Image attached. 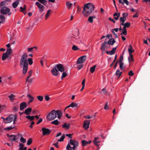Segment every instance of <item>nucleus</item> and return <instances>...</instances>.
I'll return each instance as SVG.
<instances>
[{
	"label": "nucleus",
	"mask_w": 150,
	"mask_h": 150,
	"mask_svg": "<svg viewBox=\"0 0 150 150\" xmlns=\"http://www.w3.org/2000/svg\"><path fill=\"white\" fill-rule=\"evenodd\" d=\"M116 42L115 40L113 38L110 39L108 42V44L109 45H113Z\"/></svg>",
	"instance_id": "aec40b11"
},
{
	"label": "nucleus",
	"mask_w": 150,
	"mask_h": 150,
	"mask_svg": "<svg viewBox=\"0 0 150 150\" xmlns=\"http://www.w3.org/2000/svg\"><path fill=\"white\" fill-rule=\"evenodd\" d=\"M14 117V115H10L6 118V120H5L4 123H8L11 122L13 120Z\"/></svg>",
	"instance_id": "0eeeda50"
},
{
	"label": "nucleus",
	"mask_w": 150,
	"mask_h": 150,
	"mask_svg": "<svg viewBox=\"0 0 150 150\" xmlns=\"http://www.w3.org/2000/svg\"><path fill=\"white\" fill-rule=\"evenodd\" d=\"M131 25V23L129 22H127L125 23V26L126 28H128Z\"/></svg>",
	"instance_id": "3c124183"
},
{
	"label": "nucleus",
	"mask_w": 150,
	"mask_h": 150,
	"mask_svg": "<svg viewBox=\"0 0 150 150\" xmlns=\"http://www.w3.org/2000/svg\"><path fill=\"white\" fill-rule=\"evenodd\" d=\"M27 97L29 98V101L28 103L32 102L34 100V98L30 94H28L27 95Z\"/></svg>",
	"instance_id": "412c9836"
},
{
	"label": "nucleus",
	"mask_w": 150,
	"mask_h": 150,
	"mask_svg": "<svg viewBox=\"0 0 150 150\" xmlns=\"http://www.w3.org/2000/svg\"><path fill=\"white\" fill-rule=\"evenodd\" d=\"M72 49L74 51L77 50L79 49V47L75 45H73V46Z\"/></svg>",
	"instance_id": "a19ab883"
},
{
	"label": "nucleus",
	"mask_w": 150,
	"mask_h": 150,
	"mask_svg": "<svg viewBox=\"0 0 150 150\" xmlns=\"http://www.w3.org/2000/svg\"><path fill=\"white\" fill-rule=\"evenodd\" d=\"M70 106L72 108H74V107H77L78 105L77 103H76L74 102H72L71 104H70Z\"/></svg>",
	"instance_id": "ea45409f"
},
{
	"label": "nucleus",
	"mask_w": 150,
	"mask_h": 150,
	"mask_svg": "<svg viewBox=\"0 0 150 150\" xmlns=\"http://www.w3.org/2000/svg\"><path fill=\"white\" fill-rule=\"evenodd\" d=\"M39 2L44 5H46L47 4V1L45 0H40Z\"/></svg>",
	"instance_id": "58836bf2"
},
{
	"label": "nucleus",
	"mask_w": 150,
	"mask_h": 150,
	"mask_svg": "<svg viewBox=\"0 0 150 150\" xmlns=\"http://www.w3.org/2000/svg\"><path fill=\"white\" fill-rule=\"evenodd\" d=\"M10 11V9L6 7H1L0 9V12L3 14L6 15Z\"/></svg>",
	"instance_id": "39448f33"
},
{
	"label": "nucleus",
	"mask_w": 150,
	"mask_h": 150,
	"mask_svg": "<svg viewBox=\"0 0 150 150\" xmlns=\"http://www.w3.org/2000/svg\"><path fill=\"white\" fill-rule=\"evenodd\" d=\"M51 124H54L55 125H58L60 122L58 121L57 120H56L51 122Z\"/></svg>",
	"instance_id": "2f4dec72"
},
{
	"label": "nucleus",
	"mask_w": 150,
	"mask_h": 150,
	"mask_svg": "<svg viewBox=\"0 0 150 150\" xmlns=\"http://www.w3.org/2000/svg\"><path fill=\"white\" fill-rule=\"evenodd\" d=\"M86 55H83L81 57L78 59L77 61V64H78L83 63V62L86 59Z\"/></svg>",
	"instance_id": "423d86ee"
},
{
	"label": "nucleus",
	"mask_w": 150,
	"mask_h": 150,
	"mask_svg": "<svg viewBox=\"0 0 150 150\" xmlns=\"http://www.w3.org/2000/svg\"><path fill=\"white\" fill-rule=\"evenodd\" d=\"M66 6L68 9H70L72 6V4L70 2H67L66 3Z\"/></svg>",
	"instance_id": "e433bc0d"
},
{
	"label": "nucleus",
	"mask_w": 150,
	"mask_h": 150,
	"mask_svg": "<svg viewBox=\"0 0 150 150\" xmlns=\"http://www.w3.org/2000/svg\"><path fill=\"white\" fill-rule=\"evenodd\" d=\"M134 73L132 71V70H130L128 73V75L130 76H133L134 75Z\"/></svg>",
	"instance_id": "bf43d9fd"
},
{
	"label": "nucleus",
	"mask_w": 150,
	"mask_h": 150,
	"mask_svg": "<svg viewBox=\"0 0 150 150\" xmlns=\"http://www.w3.org/2000/svg\"><path fill=\"white\" fill-rule=\"evenodd\" d=\"M51 11H52L50 9L48 10L45 16V19H47L50 16Z\"/></svg>",
	"instance_id": "cd10ccee"
},
{
	"label": "nucleus",
	"mask_w": 150,
	"mask_h": 150,
	"mask_svg": "<svg viewBox=\"0 0 150 150\" xmlns=\"http://www.w3.org/2000/svg\"><path fill=\"white\" fill-rule=\"evenodd\" d=\"M120 22H125L126 20V18L120 17Z\"/></svg>",
	"instance_id": "37998d69"
},
{
	"label": "nucleus",
	"mask_w": 150,
	"mask_h": 150,
	"mask_svg": "<svg viewBox=\"0 0 150 150\" xmlns=\"http://www.w3.org/2000/svg\"><path fill=\"white\" fill-rule=\"evenodd\" d=\"M104 109L105 110H107L109 108L108 106V103H107L104 106Z\"/></svg>",
	"instance_id": "0e129e2a"
},
{
	"label": "nucleus",
	"mask_w": 150,
	"mask_h": 150,
	"mask_svg": "<svg viewBox=\"0 0 150 150\" xmlns=\"http://www.w3.org/2000/svg\"><path fill=\"white\" fill-rule=\"evenodd\" d=\"M98 137H96L94 139V140H93V142L95 144H98L99 142V141H97V140H98Z\"/></svg>",
	"instance_id": "6e6d98bb"
},
{
	"label": "nucleus",
	"mask_w": 150,
	"mask_h": 150,
	"mask_svg": "<svg viewBox=\"0 0 150 150\" xmlns=\"http://www.w3.org/2000/svg\"><path fill=\"white\" fill-rule=\"evenodd\" d=\"M96 67V65H95L93 66L92 67L90 68V71L92 73H93L95 70V69Z\"/></svg>",
	"instance_id": "7c9ffc66"
},
{
	"label": "nucleus",
	"mask_w": 150,
	"mask_h": 150,
	"mask_svg": "<svg viewBox=\"0 0 150 150\" xmlns=\"http://www.w3.org/2000/svg\"><path fill=\"white\" fill-rule=\"evenodd\" d=\"M130 58H132V62H133L134 61V59L133 58V56L132 54H129V57H128V60L129 61V63H130Z\"/></svg>",
	"instance_id": "f704fd0d"
},
{
	"label": "nucleus",
	"mask_w": 150,
	"mask_h": 150,
	"mask_svg": "<svg viewBox=\"0 0 150 150\" xmlns=\"http://www.w3.org/2000/svg\"><path fill=\"white\" fill-rule=\"evenodd\" d=\"M132 49H128V50L129 53V54H132V53L134 51V50H132Z\"/></svg>",
	"instance_id": "680f3d73"
},
{
	"label": "nucleus",
	"mask_w": 150,
	"mask_h": 150,
	"mask_svg": "<svg viewBox=\"0 0 150 150\" xmlns=\"http://www.w3.org/2000/svg\"><path fill=\"white\" fill-rule=\"evenodd\" d=\"M83 66V65L81 64L80 65H78L77 68L79 70L81 68H82Z\"/></svg>",
	"instance_id": "052dcab7"
},
{
	"label": "nucleus",
	"mask_w": 150,
	"mask_h": 150,
	"mask_svg": "<svg viewBox=\"0 0 150 150\" xmlns=\"http://www.w3.org/2000/svg\"><path fill=\"white\" fill-rule=\"evenodd\" d=\"M70 143H69L66 147V149L67 150H72L73 149L72 148V147L70 145Z\"/></svg>",
	"instance_id": "c9c22d12"
},
{
	"label": "nucleus",
	"mask_w": 150,
	"mask_h": 150,
	"mask_svg": "<svg viewBox=\"0 0 150 150\" xmlns=\"http://www.w3.org/2000/svg\"><path fill=\"white\" fill-rule=\"evenodd\" d=\"M42 118H40L38 121L37 122V124L38 125L40 124L42 121Z\"/></svg>",
	"instance_id": "69168bd1"
},
{
	"label": "nucleus",
	"mask_w": 150,
	"mask_h": 150,
	"mask_svg": "<svg viewBox=\"0 0 150 150\" xmlns=\"http://www.w3.org/2000/svg\"><path fill=\"white\" fill-rule=\"evenodd\" d=\"M35 4L38 6L40 12H42L44 11L45 7L42 5L40 4L38 2H36Z\"/></svg>",
	"instance_id": "9d476101"
},
{
	"label": "nucleus",
	"mask_w": 150,
	"mask_h": 150,
	"mask_svg": "<svg viewBox=\"0 0 150 150\" xmlns=\"http://www.w3.org/2000/svg\"><path fill=\"white\" fill-rule=\"evenodd\" d=\"M21 142L22 143H24L26 142V140L24 139L23 137H21L20 140Z\"/></svg>",
	"instance_id": "603ef678"
},
{
	"label": "nucleus",
	"mask_w": 150,
	"mask_h": 150,
	"mask_svg": "<svg viewBox=\"0 0 150 150\" xmlns=\"http://www.w3.org/2000/svg\"><path fill=\"white\" fill-rule=\"evenodd\" d=\"M5 20V17L3 15H1L0 16V24L4 22Z\"/></svg>",
	"instance_id": "bb28decb"
},
{
	"label": "nucleus",
	"mask_w": 150,
	"mask_h": 150,
	"mask_svg": "<svg viewBox=\"0 0 150 150\" xmlns=\"http://www.w3.org/2000/svg\"><path fill=\"white\" fill-rule=\"evenodd\" d=\"M90 121L89 120H85L83 124V127L86 129H87L89 127Z\"/></svg>",
	"instance_id": "f8f14e48"
},
{
	"label": "nucleus",
	"mask_w": 150,
	"mask_h": 150,
	"mask_svg": "<svg viewBox=\"0 0 150 150\" xmlns=\"http://www.w3.org/2000/svg\"><path fill=\"white\" fill-rule=\"evenodd\" d=\"M27 60L29 65H31L33 64V62L32 58H28Z\"/></svg>",
	"instance_id": "72a5a7b5"
},
{
	"label": "nucleus",
	"mask_w": 150,
	"mask_h": 150,
	"mask_svg": "<svg viewBox=\"0 0 150 150\" xmlns=\"http://www.w3.org/2000/svg\"><path fill=\"white\" fill-rule=\"evenodd\" d=\"M65 137L64 135H63L62 137L60 138V139L57 140L58 142H62L64 141V139Z\"/></svg>",
	"instance_id": "c03bdc74"
},
{
	"label": "nucleus",
	"mask_w": 150,
	"mask_h": 150,
	"mask_svg": "<svg viewBox=\"0 0 150 150\" xmlns=\"http://www.w3.org/2000/svg\"><path fill=\"white\" fill-rule=\"evenodd\" d=\"M122 16L123 17H124V18H126L128 16V13H123L122 14Z\"/></svg>",
	"instance_id": "e2e57ef3"
},
{
	"label": "nucleus",
	"mask_w": 150,
	"mask_h": 150,
	"mask_svg": "<svg viewBox=\"0 0 150 150\" xmlns=\"http://www.w3.org/2000/svg\"><path fill=\"white\" fill-rule=\"evenodd\" d=\"M81 143L83 146H86L88 144V141L85 140H82L81 141Z\"/></svg>",
	"instance_id": "473e14b6"
},
{
	"label": "nucleus",
	"mask_w": 150,
	"mask_h": 150,
	"mask_svg": "<svg viewBox=\"0 0 150 150\" xmlns=\"http://www.w3.org/2000/svg\"><path fill=\"white\" fill-rule=\"evenodd\" d=\"M42 134L43 135H49L51 132V130L48 128H43L42 129Z\"/></svg>",
	"instance_id": "6e6552de"
},
{
	"label": "nucleus",
	"mask_w": 150,
	"mask_h": 150,
	"mask_svg": "<svg viewBox=\"0 0 150 150\" xmlns=\"http://www.w3.org/2000/svg\"><path fill=\"white\" fill-rule=\"evenodd\" d=\"M123 56L122 55L120 56V59L119 60L118 62L119 63H121V62H122V61H123Z\"/></svg>",
	"instance_id": "5fc2aeb1"
},
{
	"label": "nucleus",
	"mask_w": 150,
	"mask_h": 150,
	"mask_svg": "<svg viewBox=\"0 0 150 150\" xmlns=\"http://www.w3.org/2000/svg\"><path fill=\"white\" fill-rule=\"evenodd\" d=\"M95 6L94 5L88 3L84 5L83 10L82 12L84 15L88 16L94 10Z\"/></svg>",
	"instance_id": "7ed1b4c3"
},
{
	"label": "nucleus",
	"mask_w": 150,
	"mask_h": 150,
	"mask_svg": "<svg viewBox=\"0 0 150 150\" xmlns=\"http://www.w3.org/2000/svg\"><path fill=\"white\" fill-rule=\"evenodd\" d=\"M32 139L31 138L30 139L28 140L27 144L28 145H30L32 143Z\"/></svg>",
	"instance_id": "8fccbe9b"
},
{
	"label": "nucleus",
	"mask_w": 150,
	"mask_h": 150,
	"mask_svg": "<svg viewBox=\"0 0 150 150\" xmlns=\"http://www.w3.org/2000/svg\"><path fill=\"white\" fill-rule=\"evenodd\" d=\"M45 100L47 101H48L50 99V98L49 96L46 95L45 96Z\"/></svg>",
	"instance_id": "4d7b16f0"
},
{
	"label": "nucleus",
	"mask_w": 150,
	"mask_h": 150,
	"mask_svg": "<svg viewBox=\"0 0 150 150\" xmlns=\"http://www.w3.org/2000/svg\"><path fill=\"white\" fill-rule=\"evenodd\" d=\"M55 67L57 68L60 72H62L64 70V69L63 65L62 64H58L55 65Z\"/></svg>",
	"instance_id": "1a4fd4ad"
},
{
	"label": "nucleus",
	"mask_w": 150,
	"mask_h": 150,
	"mask_svg": "<svg viewBox=\"0 0 150 150\" xmlns=\"http://www.w3.org/2000/svg\"><path fill=\"white\" fill-rule=\"evenodd\" d=\"M9 140L13 142L16 141L15 139V135H11L10 136Z\"/></svg>",
	"instance_id": "c756f323"
},
{
	"label": "nucleus",
	"mask_w": 150,
	"mask_h": 150,
	"mask_svg": "<svg viewBox=\"0 0 150 150\" xmlns=\"http://www.w3.org/2000/svg\"><path fill=\"white\" fill-rule=\"evenodd\" d=\"M117 46L116 47L113 48L110 51H106V53L107 54L110 55H112L114 54L116 51V49Z\"/></svg>",
	"instance_id": "4468645a"
},
{
	"label": "nucleus",
	"mask_w": 150,
	"mask_h": 150,
	"mask_svg": "<svg viewBox=\"0 0 150 150\" xmlns=\"http://www.w3.org/2000/svg\"><path fill=\"white\" fill-rule=\"evenodd\" d=\"M51 71L52 75L55 76H57L59 73L58 71L55 67L51 69Z\"/></svg>",
	"instance_id": "9b49d317"
},
{
	"label": "nucleus",
	"mask_w": 150,
	"mask_h": 150,
	"mask_svg": "<svg viewBox=\"0 0 150 150\" xmlns=\"http://www.w3.org/2000/svg\"><path fill=\"white\" fill-rule=\"evenodd\" d=\"M67 75V74L66 72H63L62 74V76L61 79H62L63 78L65 77Z\"/></svg>",
	"instance_id": "09e8293b"
},
{
	"label": "nucleus",
	"mask_w": 150,
	"mask_h": 150,
	"mask_svg": "<svg viewBox=\"0 0 150 150\" xmlns=\"http://www.w3.org/2000/svg\"><path fill=\"white\" fill-rule=\"evenodd\" d=\"M62 127L64 128L67 129H68L70 128V124H69L65 123L62 125Z\"/></svg>",
	"instance_id": "b1692460"
},
{
	"label": "nucleus",
	"mask_w": 150,
	"mask_h": 150,
	"mask_svg": "<svg viewBox=\"0 0 150 150\" xmlns=\"http://www.w3.org/2000/svg\"><path fill=\"white\" fill-rule=\"evenodd\" d=\"M15 127V126H14L13 127H7L6 128H5L4 129L5 130L9 131L12 129H14Z\"/></svg>",
	"instance_id": "4c0bfd02"
},
{
	"label": "nucleus",
	"mask_w": 150,
	"mask_h": 150,
	"mask_svg": "<svg viewBox=\"0 0 150 150\" xmlns=\"http://www.w3.org/2000/svg\"><path fill=\"white\" fill-rule=\"evenodd\" d=\"M113 16L114 19L116 20H117L120 16V13H115L113 14Z\"/></svg>",
	"instance_id": "f3484780"
},
{
	"label": "nucleus",
	"mask_w": 150,
	"mask_h": 150,
	"mask_svg": "<svg viewBox=\"0 0 150 150\" xmlns=\"http://www.w3.org/2000/svg\"><path fill=\"white\" fill-rule=\"evenodd\" d=\"M38 99L40 101H42L43 100V97L42 96H37Z\"/></svg>",
	"instance_id": "49530a36"
},
{
	"label": "nucleus",
	"mask_w": 150,
	"mask_h": 150,
	"mask_svg": "<svg viewBox=\"0 0 150 150\" xmlns=\"http://www.w3.org/2000/svg\"><path fill=\"white\" fill-rule=\"evenodd\" d=\"M57 115L58 118L60 119L62 115V113L59 110H52L49 112L47 116V118L49 121H51L54 119L56 117Z\"/></svg>",
	"instance_id": "f03ea898"
},
{
	"label": "nucleus",
	"mask_w": 150,
	"mask_h": 150,
	"mask_svg": "<svg viewBox=\"0 0 150 150\" xmlns=\"http://www.w3.org/2000/svg\"><path fill=\"white\" fill-rule=\"evenodd\" d=\"M102 91H103V93H105V94L107 95L108 94V92L106 91V89L105 88H103L102 89Z\"/></svg>",
	"instance_id": "13d9d810"
},
{
	"label": "nucleus",
	"mask_w": 150,
	"mask_h": 150,
	"mask_svg": "<svg viewBox=\"0 0 150 150\" xmlns=\"http://www.w3.org/2000/svg\"><path fill=\"white\" fill-rule=\"evenodd\" d=\"M53 145H54L57 148H59V146H58V142H56L55 143H54L53 144Z\"/></svg>",
	"instance_id": "774afa93"
},
{
	"label": "nucleus",
	"mask_w": 150,
	"mask_h": 150,
	"mask_svg": "<svg viewBox=\"0 0 150 150\" xmlns=\"http://www.w3.org/2000/svg\"><path fill=\"white\" fill-rule=\"evenodd\" d=\"M20 110L21 111H22L27 107V105L26 102H23L20 103Z\"/></svg>",
	"instance_id": "ddd939ff"
},
{
	"label": "nucleus",
	"mask_w": 150,
	"mask_h": 150,
	"mask_svg": "<svg viewBox=\"0 0 150 150\" xmlns=\"http://www.w3.org/2000/svg\"><path fill=\"white\" fill-rule=\"evenodd\" d=\"M26 118L30 120V121H32L34 120L35 116H30L29 115H28L26 117Z\"/></svg>",
	"instance_id": "393cba45"
},
{
	"label": "nucleus",
	"mask_w": 150,
	"mask_h": 150,
	"mask_svg": "<svg viewBox=\"0 0 150 150\" xmlns=\"http://www.w3.org/2000/svg\"><path fill=\"white\" fill-rule=\"evenodd\" d=\"M108 45V42L105 41L101 45L100 49L102 50H105V48L106 47V45Z\"/></svg>",
	"instance_id": "dca6fc26"
},
{
	"label": "nucleus",
	"mask_w": 150,
	"mask_h": 150,
	"mask_svg": "<svg viewBox=\"0 0 150 150\" xmlns=\"http://www.w3.org/2000/svg\"><path fill=\"white\" fill-rule=\"evenodd\" d=\"M88 21L90 23H92L93 21V17L92 16H90L88 17Z\"/></svg>",
	"instance_id": "a18cd8bd"
},
{
	"label": "nucleus",
	"mask_w": 150,
	"mask_h": 150,
	"mask_svg": "<svg viewBox=\"0 0 150 150\" xmlns=\"http://www.w3.org/2000/svg\"><path fill=\"white\" fill-rule=\"evenodd\" d=\"M122 73V72H120L119 70L118 69L116 71L115 74V75L117 76H118V78H119L120 76L121 75Z\"/></svg>",
	"instance_id": "c85d7f7f"
},
{
	"label": "nucleus",
	"mask_w": 150,
	"mask_h": 150,
	"mask_svg": "<svg viewBox=\"0 0 150 150\" xmlns=\"http://www.w3.org/2000/svg\"><path fill=\"white\" fill-rule=\"evenodd\" d=\"M28 55L26 53H24L22 56L20 61V65L23 68V72L25 74L27 71L28 68V63L27 60Z\"/></svg>",
	"instance_id": "f257e3e1"
},
{
	"label": "nucleus",
	"mask_w": 150,
	"mask_h": 150,
	"mask_svg": "<svg viewBox=\"0 0 150 150\" xmlns=\"http://www.w3.org/2000/svg\"><path fill=\"white\" fill-rule=\"evenodd\" d=\"M32 110V109L31 108H28L25 110V112H22V113H24L26 115H28L30 114Z\"/></svg>",
	"instance_id": "2eb2a0df"
},
{
	"label": "nucleus",
	"mask_w": 150,
	"mask_h": 150,
	"mask_svg": "<svg viewBox=\"0 0 150 150\" xmlns=\"http://www.w3.org/2000/svg\"><path fill=\"white\" fill-rule=\"evenodd\" d=\"M126 35L127 34V31L126 30H122V33L120 34L121 35Z\"/></svg>",
	"instance_id": "864d4df0"
},
{
	"label": "nucleus",
	"mask_w": 150,
	"mask_h": 150,
	"mask_svg": "<svg viewBox=\"0 0 150 150\" xmlns=\"http://www.w3.org/2000/svg\"><path fill=\"white\" fill-rule=\"evenodd\" d=\"M5 53H6L7 54L8 56L10 54H12V51L11 49V48H8L7 49L6 51V52H5Z\"/></svg>",
	"instance_id": "a878e982"
},
{
	"label": "nucleus",
	"mask_w": 150,
	"mask_h": 150,
	"mask_svg": "<svg viewBox=\"0 0 150 150\" xmlns=\"http://www.w3.org/2000/svg\"><path fill=\"white\" fill-rule=\"evenodd\" d=\"M6 2L5 1H2L0 4L1 6H2L6 4Z\"/></svg>",
	"instance_id": "338daca9"
},
{
	"label": "nucleus",
	"mask_w": 150,
	"mask_h": 150,
	"mask_svg": "<svg viewBox=\"0 0 150 150\" xmlns=\"http://www.w3.org/2000/svg\"><path fill=\"white\" fill-rule=\"evenodd\" d=\"M69 141L70 145L73 146L72 148L73 150H75L76 147L78 145L79 143L76 140H74L72 139H70Z\"/></svg>",
	"instance_id": "20e7f679"
},
{
	"label": "nucleus",
	"mask_w": 150,
	"mask_h": 150,
	"mask_svg": "<svg viewBox=\"0 0 150 150\" xmlns=\"http://www.w3.org/2000/svg\"><path fill=\"white\" fill-rule=\"evenodd\" d=\"M34 49L37 50L38 47H33L28 48V51L29 52H33L34 51Z\"/></svg>",
	"instance_id": "6ab92c4d"
},
{
	"label": "nucleus",
	"mask_w": 150,
	"mask_h": 150,
	"mask_svg": "<svg viewBox=\"0 0 150 150\" xmlns=\"http://www.w3.org/2000/svg\"><path fill=\"white\" fill-rule=\"evenodd\" d=\"M8 97L11 101L13 102L15 100V96L13 94H11Z\"/></svg>",
	"instance_id": "4be33fe9"
},
{
	"label": "nucleus",
	"mask_w": 150,
	"mask_h": 150,
	"mask_svg": "<svg viewBox=\"0 0 150 150\" xmlns=\"http://www.w3.org/2000/svg\"><path fill=\"white\" fill-rule=\"evenodd\" d=\"M8 57V59L10 58V57H8V55L6 53H4L2 55L1 59L3 61H4Z\"/></svg>",
	"instance_id": "a211bd4d"
},
{
	"label": "nucleus",
	"mask_w": 150,
	"mask_h": 150,
	"mask_svg": "<svg viewBox=\"0 0 150 150\" xmlns=\"http://www.w3.org/2000/svg\"><path fill=\"white\" fill-rule=\"evenodd\" d=\"M120 64V67L121 70L123 69L124 67V63L123 62L119 63Z\"/></svg>",
	"instance_id": "79ce46f5"
},
{
	"label": "nucleus",
	"mask_w": 150,
	"mask_h": 150,
	"mask_svg": "<svg viewBox=\"0 0 150 150\" xmlns=\"http://www.w3.org/2000/svg\"><path fill=\"white\" fill-rule=\"evenodd\" d=\"M19 0H16L13 3L12 5L13 8H15L17 6L19 3Z\"/></svg>",
	"instance_id": "5701e85b"
},
{
	"label": "nucleus",
	"mask_w": 150,
	"mask_h": 150,
	"mask_svg": "<svg viewBox=\"0 0 150 150\" xmlns=\"http://www.w3.org/2000/svg\"><path fill=\"white\" fill-rule=\"evenodd\" d=\"M24 146V145L23 144L20 143L19 145V150H22L23 149V148Z\"/></svg>",
	"instance_id": "de8ad7c7"
}]
</instances>
